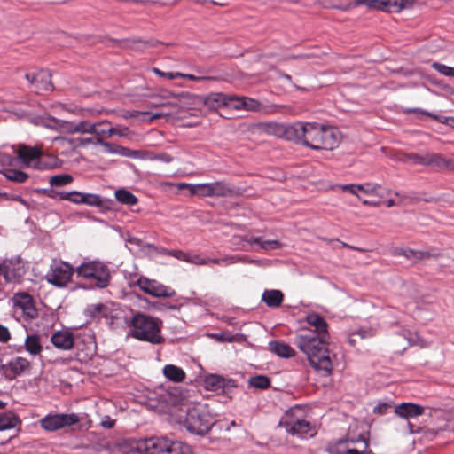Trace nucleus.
I'll return each mask as SVG.
<instances>
[{
    "mask_svg": "<svg viewBox=\"0 0 454 454\" xmlns=\"http://www.w3.org/2000/svg\"><path fill=\"white\" fill-rule=\"evenodd\" d=\"M92 131H95L94 123H91L89 121H82L78 123L67 121L66 133L92 134Z\"/></svg>",
    "mask_w": 454,
    "mask_h": 454,
    "instance_id": "30",
    "label": "nucleus"
},
{
    "mask_svg": "<svg viewBox=\"0 0 454 454\" xmlns=\"http://www.w3.org/2000/svg\"><path fill=\"white\" fill-rule=\"evenodd\" d=\"M179 190L188 189L191 195L198 194L202 197H228L236 193L235 188L224 181L191 184L179 183Z\"/></svg>",
    "mask_w": 454,
    "mask_h": 454,
    "instance_id": "5",
    "label": "nucleus"
},
{
    "mask_svg": "<svg viewBox=\"0 0 454 454\" xmlns=\"http://www.w3.org/2000/svg\"><path fill=\"white\" fill-rule=\"evenodd\" d=\"M132 45H129L136 50L144 51L147 47H153L155 45L153 42L142 41L141 39H133L131 41Z\"/></svg>",
    "mask_w": 454,
    "mask_h": 454,
    "instance_id": "49",
    "label": "nucleus"
},
{
    "mask_svg": "<svg viewBox=\"0 0 454 454\" xmlns=\"http://www.w3.org/2000/svg\"><path fill=\"white\" fill-rule=\"evenodd\" d=\"M10 339L11 333L8 328L0 325V342L6 343Z\"/></svg>",
    "mask_w": 454,
    "mask_h": 454,
    "instance_id": "59",
    "label": "nucleus"
},
{
    "mask_svg": "<svg viewBox=\"0 0 454 454\" xmlns=\"http://www.w3.org/2000/svg\"><path fill=\"white\" fill-rule=\"evenodd\" d=\"M432 67L441 74L449 77H454V67L438 62H434L432 64Z\"/></svg>",
    "mask_w": 454,
    "mask_h": 454,
    "instance_id": "45",
    "label": "nucleus"
},
{
    "mask_svg": "<svg viewBox=\"0 0 454 454\" xmlns=\"http://www.w3.org/2000/svg\"><path fill=\"white\" fill-rule=\"evenodd\" d=\"M26 350L32 356L39 355L43 350L40 337L36 334L27 335L25 340Z\"/></svg>",
    "mask_w": 454,
    "mask_h": 454,
    "instance_id": "36",
    "label": "nucleus"
},
{
    "mask_svg": "<svg viewBox=\"0 0 454 454\" xmlns=\"http://www.w3.org/2000/svg\"><path fill=\"white\" fill-rule=\"evenodd\" d=\"M114 454H150V438L124 439L114 446Z\"/></svg>",
    "mask_w": 454,
    "mask_h": 454,
    "instance_id": "12",
    "label": "nucleus"
},
{
    "mask_svg": "<svg viewBox=\"0 0 454 454\" xmlns=\"http://www.w3.org/2000/svg\"><path fill=\"white\" fill-rule=\"evenodd\" d=\"M329 336L318 335L311 331L296 334L294 344L306 355L310 365L323 375L329 376L333 371L330 351L326 346Z\"/></svg>",
    "mask_w": 454,
    "mask_h": 454,
    "instance_id": "1",
    "label": "nucleus"
},
{
    "mask_svg": "<svg viewBox=\"0 0 454 454\" xmlns=\"http://www.w3.org/2000/svg\"><path fill=\"white\" fill-rule=\"evenodd\" d=\"M230 100L231 101V106L236 109L257 111L261 106L259 101L247 97H230Z\"/></svg>",
    "mask_w": 454,
    "mask_h": 454,
    "instance_id": "26",
    "label": "nucleus"
},
{
    "mask_svg": "<svg viewBox=\"0 0 454 454\" xmlns=\"http://www.w3.org/2000/svg\"><path fill=\"white\" fill-rule=\"evenodd\" d=\"M223 386L221 387L222 392L226 395H231L237 387L236 381L232 379L224 378Z\"/></svg>",
    "mask_w": 454,
    "mask_h": 454,
    "instance_id": "47",
    "label": "nucleus"
},
{
    "mask_svg": "<svg viewBox=\"0 0 454 454\" xmlns=\"http://www.w3.org/2000/svg\"><path fill=\"white\" fill-rule=\"evenodd\" d=\"M12 304L15 313L20 311L25 320H32L37 317V309L35 308L33 297L27 292H18L12 296Z\"/></svg>",
    "mask_w": 454,
    "mask_h": 454,
    "instance_id": "10",
    "label": "nucleus"
},
{
    "mask_svg": "<svg viewBox=\"0 0 454 454\" xmlns=\"http://www.w3.org/2000/svg\"><path fill=\"white\" fill-rule=\"evenodd\" d=\"M327 450L330 454H366L369 452V443L362 435L347 437L330 444Z\"/></svg>",
    "mask_w": 454,
    "mask_h": 454,
    "instance_id": "7",
    "label": "nucleus"
},
{
    "mask_svg": "<svg viewBox=\"0 0 454 454\" xmlns=\"http://www.w3.org/2000/svg\"><path fill=\"white\" fill-rule=\"evenodd\" d=\"M164 376L173 382H182L185 379L184 371L174 364H167L163 368Z\"/></svg>",
    "mask_w": 454,
    "mask_h": 454,
    "instance_id": "31",
    "label": "nucleus"
},
{
    "mask_svg": "<svg viewBox=\"0 0 454 454\" xmlns=\"http://www.w3.org/2000/svg\"><path fill=\"white\" fill-rule=\"evenodd\" d=\"M20 424L19 417L12 412L0 413V431L12 429Z\"/></svg>",
    "mask_w": 454,
    "mask_h": 454,
    "instance_id": "33",
    "label": "nucleus"
},
{
    "mask_svg": "<svg viewBox=\"0 0 454 454\" xmlns=\"http://www.w3.org/2000/svg\"><path fill=\"white\" fill-rule=\"evenodd\" d=\"M25 77L38 93L53 90L54 87L51 79V74L48 70L40 69L33 71L26 74Z\"/></svg>",
    "mask_w": 454,
    "mask_h": 454,
    "instance_id": "16",
    "label": "nucleus"
},
{
    "mask_svg": "<svg viewBox=\"0 0 454 454\" xmlns=\"http://www.w3.org/2000/svg\"><path fill=\"white\" fill-rule=\"evenodd\" d=\"M137 284L144 293L153 297L170 298L175 294V292L171 288L159 283L156 280H151L146 278H139L137 281Z\"/></svg>",
    "mask_w": 454,
    "mask_h": 454,
    "instance_id": "15",
    "label": "nucleus"
},
{
    "mask_svg": "<svg viewBox=\"0 0 454 454\" xmlns=\"http://www.w3.org/2000/svg\"><path fill=\"white\" fill-rule=\"evenodd\" d=\"M115 199L122 204L133 206L137 203V198L126 189H119L115 192Z\"/></svg>",
    "mask_w": 454,
    "mask_h": 454,
    "instance_id": "39",
    "label": "nucleus"
},
{
    "mask_svg": "<svg viewBox=\"0 0 454 454\" xmlns=\"http://www.w3.org/2000/svg\"><path fill=\"white\" fill-rule=\"evenodd\" d=\"M179 78H184V79H187L190 81H201V80L207 79L206 77H203V76H195L193 74H183V73H181V76H179Z\"/></svg>",
    "mask_w": 454,
    "mask_h": 454,
    "instance_id": "63",
    "label": "nucleus"
},
{
    "mask_svg": "<svg viewBox=\"0 0 454 454\" xmlns=\"http://www.w3.org/2000/svg\"><path fill=\"white\" fill-rule=\"evenodd\" d=\"M60 200H67L76 205L83 204L98 207L102 204V199L99 195L82 192L79 191H71L65 192V193H60Z\"/></svg>",
    "mask_w": 454,
    "mask_h": 454,
    "instance_id": "17",
    "label": "nucleus"
},
{
    "mask_svg": "<svg viewBox=\"0 0 454 454\" xmlns=\"http://www.w3.org/2000/svg\"><path fill=\"white\" fill-rule=\"evenodd\" d=\"M54 142L67 143L73 147L85 146L89 144L95 143L93 138H74L69 139L64 137H56L52 139Z\"/></svg>",
    "mask_w": 454,
    "mask_h": 454,
    "instance_id": "41",
    "label": "nucleus"
},
{
    "mask_svg": "<svg viewBox=\"0 0 454 454\" xmlns=\"http://www.w3.org/2000/svg\"><path fill=\"white\" fill-rule=\"evenodd\" d=\"M189 262L198 265H207L209 264V257H200V255L190 256Z\"/></svg>",
    "mask_w": 454,
    "mask_h": 454,
    "instance_id": "58",
    "label": "nucleus"
},
{
    "mask_svg": "<svg viewBox=\"0 0 454 454\" xmlns=\"http://www.w3.org/2000/svg\"><path fill=\"white\" fill-rule=\"evenodd\" d=\"M424 412V408L412 403H403L395 407V413L402 418H415Z\"/></svg>",
    "mask_w": 454,
    "mask_h": 454,
    "instance_id": "23",
    "label": "nucleus"
},
{
    "mask_svg": "<svg viewBox=\"0 0 454 454\" xmlns=\"http://www.w3.org/2000/svg\"><path fill=\"white\" fill-rule=\"evenodd\" d=\"M387 12H398L404 8L406 0H386Z\"/></svg>",
    "mask_w": 454,
    "mask_h": 454,
    "instance_id": "46",
    "label": "nucleus"
},
{
    "mask_svg": "<svg viewBox=\"0 0 454 454\" xmlns=\"http://www.w3.org/2000/svg\"><path fill=\"white\" fill-rule=\"evenodd\" d=\"M2 369L5 377L12 380L28 371L30 369V362L24 357L17 356L3 364Z\"/></svg>",
    "mask_w": 454,
    "mask_h": 454,
    "instance_id": "18",
    "label": "nucleus"
},
{
    "mask_svg": "<svg viewBox=\"0 0 454 454\" xmlns=\"http://www.w3.org/2000/svg\"><path fill=\"white\" fill-rule=\"evenodd\" d=\"M338 187L343 192H348L356 196H358V189L363 188L362 186L354 184L338 185Z\"/></svg>",
    "mask_w": 454,
    "mask_h": 454,
    "instance_id": "55",
    "label": "nucleus"
},
{
    "mask_svg": "<svg viewBox=\"0 0 454 454\" xmlns=\"http://www.w3.org/2000/svg\"><path fill=\"white\" fill-rule=\"evenodd\" d=\"M1 173L9 181H12L17 184L25 183L28 179V175L21 170H18L14 168H4Z\"/></svg>",
    "mask_w": 454,
    "mask_h": 454,
    "instance_id": "32",
    "label": "nucleus"
},
{
    "mask_svg": "<svg viewBox=\"0 0 454 454\" xmlns=\"http://www.w3.org/2000/svg\"><path fill=\"white\" fill-rule=\"evenodd\" d=\"M74 272V269L71 264L63 261H53L46 274V279L57 287H64L71 281Z\"/></svg>",
    "mask_w": 454,
    "mask_h": 454,
    "instance_id": "9",
    "label": "nucleus"
},
{
    "mask_svg": "<svg viewBox=\"0 0 454 454\" xmlns=\"http://www.w3.org/2000/svg\"><path fill=\"white\" fill-rule=\"evenodd\" d=\"M355 6L365 5L369 9L377 10V0H355Z\"/></svg>",
    "mask_w": 454,
    "mask_h": 454,
    "instance_id": "56",
    "label": "nucleus"
},
{
    "mask_svg": "<svg viewBox=\"0 0 454 454\" xmlns=\"http://www.w3.org/2000/svg\"><path fill=\"white\" fill-rule=\"evenodd\" d=\"M440 256V253H431L429 251H420V250H416V254H415V261H420V260H423V259H427V258H431V257H438Z\"/></svg>",
    "mask_w": 454,
    "mask_h": 454,
    "instance_id": "53",
    "label": "nucleus"
},
{
    "mask_svg": "<svg viewBox=\"0 0 454 454\" xmlns=\"http://www.w3.org/2000/svg\"><path fill=\"white\" fill-rule=\"evenodd\" d=\"M109 125V121L105 120L98 122H94V130L92 131V134L98 135V136H106V137H111L113 136L115 131L114 130V127H106Z\"/></svg>",
    "mask_w": 454,
    "mask_h": 454,
    "instance_id": "40",
    "label": "nucleus"
},
{
    "mask_svg": "<svg viewBox=\"0 0 454 454\" xmlns=\"http://www.w3.org/2000/svg\"><path fill=\"white\" fill-rule=\"evenodd\" d=\"M340 142L339 133L333 128L307 122L304 145L313 150H333Z\"/></svg>",
    "mask_w": 454,
    "mask_h": 454,
    "instance_id": "3",
    "label": "nucleus"
},
{
    "mask_svg": "<svg viewBox=\"0 0 454 454\" xmlns=\"http://www.w3.org/2000/svg\"><path fill=\"white\" fill-rule=\"evenodd\" d=\"M262 129L269 134L282 138L284 135L285 124L278 122H264L261 124Z\"/></svg>",
    "mask_w": 454,
    "mask_h": 454,
    "instance_id": "38",
    "label": "nucleus"
},
{
    "mask_svg": "<svg viewBox=\"0 0 454 454\" xmlns=\"http://www.w3.org/2000/svg\"><path fill=\"white\" fill-rule=\"evenodd\" d=\"M114 424H115V420L113 419L112 418H110L109 416H106L100 425L104 427V428H107V429H110V428H113L114 427Z\"/></svg>",
    "mask_w": 454,
    "mask_h": 454,
    "instance_id": "61",
    "label": "nucleus"
},
{
    "mask_svg": "<svg viewBox=\"0 0 454 454\" xmlns=\"http://www.w3.org/2000/svg\"><path fill=\"white\" fill-rule=\"evenodd\" d=\"M214 419L205 405L198 404L186 411L183 424L191 434L204 435L214 425Z\"/></svg>",
    "mask_w": 454,
    "mask_h": 454,
    "instance_id": "4",
    "label": "nucleus"
},
{
    "mask_svg": "<svg viewBox=\"0 0 454 454\" xmlns=\"http://www.w3.org/2000/svg\"><path fill=\"white\" fill-rule=\"evenodd\" d=\"M11 153H0V163L4 168H13L19 165L20 160L15 147L11 146Z\"/></svg>",
    "mask_w": 454,
    "mask_h": 454,
    "instance_id": "35",
    "label": "nucleus"
},
{
    "mask_svg": "<svg viewBox=\"0 0 454 454\" xmlns=\"http://www.w3.org/2000/svg\"><path fill=\"white\" fill-rule=\"evenodd\" d=\"M75 271L78 277L93 279L95 287L105 288L110 283V270L106 264L99 261L83 262Z\"/></svg>",
    "mask_w": 454,
    "mask_h": 454,
    "instance_id": "6",
    "label": "nucleus"
},
{
    "mask_svg": "<svg viewBox=\"0 0 454 454\" xmlns=\"http://www.w3.org/2000/svg\"><path fill=\"white\" fill-rule=\"evenodd\" d=\"M36 125L43 126L46 129L66 133L67 121H62L51 115L38 116L34 119Z\"/></svg>",
    "mask_w": 454,
    "mask_h": 454,
    "instance_id": "21",
    "label": "nucleus"
},
{
    "mask_svg": "<svg viewBox=\"0 0 454 454\" xmlns=\"http://www.w3.org/2000/svg\"><path fill=\"white\" fill-rule=\"evenodd\" d=\"M96 144L101 145L106 153H118L119 150L117 148H114L113 145L109 142H106L101 138L96 139Z\"/></svg>",
    "mask_w": 454,
    "mask_h": 454,
    "instance_id": "57",
    "label": "nucleus"
},
{
    "mask_svg": "<svg viewBox=\"0 0 454 454\" xmlns=\"http://www.w3.org/2000/svg\"><path fill=\"white\" fill-rule=\"evenodd\" d=\"M168 255H171L182 261H190V255L181 250H168L165 249Z\"/></svg>",
    "mask_w": 454,
    "mask_h": 454,
    "instance_id": "54",
    "label": "nucleus"
},
{
    "mask_svg": "<svg viewBox=\"0 0 454 454\" xmlns=\"http://www.w3.org/2000/svg\"><path fill=\"white\" fill-rule=\"evenodd\" d=\"M307 322L314 327V330H310L312 333H316L318 335L329 336L327 331L328 325L322 316L317 313L309 314L307 316Z\"/></svg>",
    "mask_w": 454,
    "mask_h": 454,
    "instance_id": "25",
    "label": "nucleus"
},
{
    "mask_svg": "<svg viewBox=\"0 0 454 454\" xmlns=\"http://www.w3.org/2000/svg\"><path fill=\"white\" fill-rule=\"evenodd\" d=\"M17 153L20 162L25 166H35V162L40 159L43 152L38 146H28L19 145Z\"/></svg>",
    "mask_w": 454,
    "mask_h": 454,
    "instance_id": "20",
    "label": "nucleus"
},
{
    "mask_svg": "<svg viewBox=\"0 0 454 454\" xmlns=\"http://www.w3.org/2000/svg\"><path fill=\"white\" fill-rule=\"evenodd\" d=\"M80 421V418L75 413L69 414H48L40 421L41 427L49 432H54L67 426H72Z\"/></svg>",
    "mask_w": 454,
    "mask_h": 454,
    "instance_id": "11",
    "label": "nucleus"
},
{
    "mask_svg": "<svg viewBox=\"0 0 454 454\" xmlns=\"http://www.w3.org/2000/svg\"><path fill=\"white\" fill-rule=\"evenodd\" d=\"M248 384L255 388L267 389L270 386V380L265 375H256L248 380Z\"/></svg>",
    "mask_w": 454,
    "mask_h": 454,
    "instance_id": "42",
    "label": "nucleus"
},
{
    "mask_svg": "<svg viewBox=\"0 0 454 454\" xmlns=\"http://www.w3.org/2000/svg\"><path fill=\"white\" fill-rule=\"evenodd\" d=\"M79 340V336H74L68 330L57 331L51 337L52 345L60 350H70L72 348L82 350Z\"/></svg>",
    "mask_w": 454,
    "mask_h": 454,
    "instance_id": "14",
    "label": "nucleus"
},
{
    "mask_svg": "<svg viewBox=\"0 0 454 454\" xmlns=\"http://www.w3.org/2000/svg\"><path fill=\"white\" fill-rule=\"evenodd\" d=\"M73 176L69 174H59L52 176L50 178L49 183L51 186L59 187L69 184L73 182Z\"/></svg>",
    "mask_w": 454,
    "mask_h": 454,
    "instance_id": "44",
    "label": "nucleus"
},
{
    "mask_svg": "<svg viewBox=\"0 0 454 454\" xmlns=\"http://www.w3.org/2000/svg\"><path fill=\"white\" fill-rule=\"evenodd\" d=\"M363 188L358 189V192H363L365 194L372 195V194H378V189H380L381 186L378 184H359Z\"/></svg>",
    "mask_w": 454,
    "mask_h": 454,
    "instance_id": "48",
    "label": "nucleus"
},
{
    "mask_svg": "<svg viewBox=\"0 0 454 454\" xmlns=\"http://www.w3.org/2000/svg\"><path fill=\"white\" fill-rule=\"evenodd\" d=\"M409 111L410 112L418 113V114H422V115L430 116L433 119L438 121L440 123H442V124L454 125V117H451V116L437 115V114H434L433 113H429L427 111L421 110V109H419V108L409 110Z\"/></svg>",
    "mask_w": 454,
    "mask_h": 454,
    "instance_id": "43",
    "label": "nucleus"
},
{
    "mask_svg": "<svg viewBox=\"0 0 454 454\" xmlns=\"http://www.w3.org/2000/svg\"><path fill=\"white\" fill-rule=\"evenodd\" d=\"M408 158L414 163L422 166L427 165V153L425 154L411 153Z\"/></svg>",
    "mask_w": 454,
    "mask_h": 454,
    "instance_id": "50",
    "label": "nucleus"
},
{
    "mask_svg": "<svg viewBox=\"0 0 454 454\" xmlns=\"http://www.w3.org/2000/svg\"><path fill=\"white\" fill-rule=\"evenodd\" d=\"M269 350L281 358L294 357L295 350L284 341L271 340L269 342Z\"/></svg>",
    "mask_w": 454,
    "mask_h": 454,
    "instance_id": "24",
    "label": "nucleus"
},
{
    "mask_svg": "<svg viewBox=\"0 0 454 454\" xmlns=\"http://www.w3.org/2000/svg\"><path fill=\"white\" fill-rule=\"evenodd\" d=\"M452 160L453 159H446L438 153H427V166L450 169V163L452 162Z\"/></svg>",
    "mask_w": 454,
    "mask_h": 454,
    "instance_id": "34",
    "label": "nucleus"
},
{
    "mask_svg": "<svg viewBox=\"0 0 454 454\" xmlns=\"http://www.w3.org/2000/svg\"><path fill=\"white\" fill-rule=\"evenodd\" d=\"M241 239L247 244H256L261 249L263 250H275L281 247V244L278 240H263L261 237L248 236L246 235Z\"/></svg>",
    "mask_w": 454,
    "mask_h": 454,
    "instance_id": "27",
    "label": "nucleus"
},
{
    "mask_svg": "<svg viewBox=\"0 0 454 454\" xmlns=\"http://www.w3.org/2000/svg\"><path fill=\"white\" fill-rule=\"evenodd\" d=\"M306 129L307 122L297 121L292 124H285L284 135L282 138L304 145Z\"/></svg>",
    "mask_w": 454,
    "mask_h": 454,
    "instance_id": "19",
    "label": "nucleus"
},
{
    "mask_svg": "<svg viewBox=\"0 0 454 454\" xmlns=\"http://www.w3.org/2000/svg\"><path fill=\"white\" fill-rule=\"evenodd\" d=\"M401 335L407 340L410 346L418 344L419 336L417 333H413L409 330H403Z\"/></svg>",
    "mask_w": 454,
    "mask_h": 454,
    "instance_id": "52",
    "label": "nucleus"
},
{
    "mask_svg": "<svg viewBox=\"0 0 454 454\" xmlns=\"http://www.w3.org/2000/svg\"><path fill=\"white\" fill-rule=\"evenodd\" d=\"M154 159L165 163H170L174 160V158L167 153H159L154 157Z\"/></svg>",
    "mask_w": 454,
    "mask_h": 454,
    "instance_id": "60",
    "label": "nucleus"
},
{
    "mask_svg": "<svg viewBox=\"0 0 454 454\" xmlns=\"http://www.w3.org/2000/svg\"><path fill=\"white\" fill-rule=\"evenodd\" d=\"M10 200L20 202L21 205H23L27 208L29 207V203L27 200H25L24 199H22L21 196H20V195H12V197H10Z\"/></svg>",
    "mask_w": 454,
    "mask_h": 454,
    "instance_id": "64",
    "label": "nucleus"
},
{
    "mask_svg": "<svg viewBox=\"0 0 454 454\" xmlns=\"http://www.w3.org/2000/svg\"><path fill=\"white\" fill-rule=\"evenodd\" d=\"M253 263L254 260L247 259V256L239 255V254H231V255H225L219 258H210L209 257V263H214L221 266H229L231 264L236 263Z\"/></svg>",
    "mask_w": 454,
    "mask_h": 454,
    "instance_id": "28",
    "label": "nucleus"
},
{
    "mask_svg": "<svg viewBox=\"0 0 454 454\" xmlns=\"http://www.w3.org/2000/svg\"><path fill=\"white\" fill-rule=\"evenodd\" d=\"M125 324L129 329V335L137 340L151 344L164 342L161 334L162 321L158 317L131 310V314L125 317Z\"/></svg>",
    "mask_w": 454,
    "mask_h": 454,
    "instance_id": "2",
    "label": "nucleus"
},
{
    "mask_svg": "<svg viewBox=\"0 0 454 454\" xmlns=\"http://www.w3.org/2000/svg\"><path fill=\"white\" fill-rule=\"evenodd\" d=\"M398 254L405 256L407 259L414 260L416 250L411 249V248H405V249H401V251Z\"/></svg>",
    "mask_w": 454,
    "mask_h": 454,
    "instance_id": "62",
    "label": "nucleus"
},
{
    "mask_svg": "<svg viewBox=\"0 0 454 454\" xmlns=\"http://www.w3.org/2000/svg\"><path fill=\"white\" fill-rule=\"evenodd\" d=\"M191 447L177 440L168 437H151L150 454H191Z\"/></svg>",
    "mask_w": 454,
    "mask_h": 454,
    "instance_id": "8",
    "label": "nucleus"
},
{
    "mask_svg": "<svg viewBox=\"0 0 454 454\" xmlns=\"http://www.w3.org/2000/svg\"><path fill=\"white\" fill-rule=\"evenodd\" d=\"M204 105L209 109L216 110L222 106H231L230 97L223 93L213 92L204 98Z\"/></svg>",
    "mask_w": 454,
    "mask_h": 454,
    "instance_id": "22",
    "label": "nucleus"
},
{
    "mask_svg": "<svg viewBox=\"0 0 454 454\" xmlns=\"http://www.w3.org/2000/svg\"><path fill=\"white\" fill-rule=\"evenodd\" d=\"M153 72L159 75L160 77L166 78L168 80H174L176 78H179L181 76L180 72H163L156 67L153 69Z\"/></svg>",
    "mask_w": 454,
    "mask_h": 454,
    "instance_id": "51",
    "label": "nucleus"
},
{
    "mask_svg": "<svg viewBox=\"0 0 454 454\" xmlns=\"http://www.w3.org/2000/svg\"><path fill=\"white\" fill-rule=\"evenodd\" d=\"M280 425L285 427L289 434L299 438L312 437L316 433L310 422L305 419H294L288 415L284 421L280 422Z\"/></svg>",
    "mask_w": 454,
    "mask_h": 454,
    "instance_id": "13",
    "label": "nucleus"
},
{
    "mask_svg": "<svg viewBox=\"0 0 454 454\" xmlns=\"http://www.w3.org/2000/svg\"><path fill=\"white\" fill-rule=\"evenodd\" d=\"M224 378L217 374H209L204 379V387L208 391H218L223 387Z\"/></svg>",
    "mask_w": 454,
    "mask_h": 454,
    "instance_id": "37",
    "label": "nucleus"
},
{
    "mask_svg": "<svg viewBox=\"0 0 454 454\" xmlns=\"http://www.w3.org/2000/svg\"><path fill=\"white\" fill-rule=\"evenodd\" d=\"M283 293L277 289L265 290L262 296V301H264L266 305L270 308L279 307L283 302Z\"/></svg>",
    "mask_w": 454,
    "mask_h": 454,
    "instance_id": "29",
    "label": "nucleus"
}]
</instances>
